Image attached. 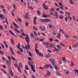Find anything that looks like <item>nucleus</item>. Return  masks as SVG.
Segmentation results:
<instances>
[{
    "label": "nucleus",
    "mask_w": 78,
    "mask_h": 78,
    "mask_svg": "<svg viewBox=\"0 0 78 78\" xmlns=\"http://www.w3.org/2000/svg\"><path fill=\"white\" fill-rule=\"evenodd\" d=\"M40 21L43 23H46L47 22H50L51 20L48 19H41L40 20Z\"/></svg>",
    "instance_id": "obj_1"
},
{
    "label": "nucleus",
    "mask_w": 78,
    "mask_h": 78,
    "mask_svg": "<svg viewBox=\"0 0 78 78\" xmlns=\"http://www.w3.org/2000/svg\"><path fill=\"white\" fill-rule=\"evenodd\" d=\"M25 40H26V41L27 42V44H29V42H30V38H29V37H28V34H26Z\"/></svg>",
    "instance_id": "obj_2"
},
{
    "label": "nucleus",
    "mask_w": 78,
    "mask_h": 78,
    "mask_svg": "<svg viewBox=\"0 0 78 78\" xmlns=\"http://www.w3.org/2000/svg\"><path fill=\"white\" fill-rule=\"evenodd\" d=\"M58 5L59 6V7L61 9H64V7L63 6V4L61 2H59Z\"/></svg>",
    "instance_id": "obj_3"
},
{
    "label": "nucleus",
    "mask_w": 78,
    "mask_h": 78,
    "mask_svg": "<svg viewBox=\"0 0 78 78\" xmlns=\"http://www.w3.org/2000/svg\"><path fill=\"white\" fill-rule=\"evenodd\" d=\"M10 52L12 53V55H15V53H14V51L12 50V47H10Z\"/></svg>",
    "instance_id": "obj_4"
},
{
    "label": "nucleus",
    "mask_w": 78,
    "mask_h": 78,
    "mask_svg": "<svg viewBox=\"0 0 78 78\" xmlns=\"http://www.w3.org/2000/svg\"><path fill=\"white\" fill-rule=\"evenodd\" d=\"M14 30L16 32V33H20V31L18 30L17 29L16 27L14 28Z\"/></svg>",
    "instance_id": "obj_5"
},
{
    "label": "nucleus",
    "mask_w": 78,
    "mask_h": 78,
    "mask_svg": "<svg viewBox=\"0 0 78 78\" xmlns=\"http://www.w3.org/2000/svg\"><path fill=\"white\" fill-rule=\"evenodd\" d=\"M55 8L52 7L50 9V11L51 12H53V11H55Z\"/></svg>",
    "instance_id": "obj_6"
},
{
    "label": "nucleus",
    "mask_w": 78,
    "mask_h": 78,
    "mask_svg": "<svg viewBox=\"0 0 78 78\" xmlns=\"http://www.w3.org/2000/svg\"><path fill=\"white\" fill-rule=\"evenodd\" d=\"M57 38H58V39H60V38H61V34H60V33H58L57 35Z\"/></svg>",
    "instance_id": "obj_7"
},
{
    "label": "nucleus",
    "mask_w": 78,
    "mask_h": 78,
    "mask_svg": "<svg viewBox=\"0 0 78 78\" xmlns=\"http://www.w3.org/2000/svg\"><path fill=\"white\" fill-rule=\"evenodd\" d=\"M57 48L58 50H61V49L62 48L61 46L59 45H57Z\"/></svg>",
    "instance_id": "obj_8"
},
{
    "label": "nucleus",
    "mask_w": 78,
    "mask_h": 78,
    "mask_svg": "<svg viewBox=\"0 0 78 78\" xmlns=\"http://www.w3.org/2000/svg\"><path fill=\"white\" fill-rule=\"evenodd\" d=\"M49 64L45 65L44 66V67L45 69H47L49 67Z\"/></svg>",
    "instance_id": "obj_9"
},
{
    "label": "nucleus",
    "mask_w": 78,
    "mask_h": 78,
    "mask_svg": "<svg viewBox=\"0 0 78 78\" xmlns=\"http://www.w3.org/2000/svg\"><path fill=\"white\" fill-rule=\"evenodd\" d=\"M31 67L33 72H35V69H34V66H33V64L31 65Z\"/></svg>",
    "instance_id": "obj_10"
},
{
    "label": "nucleus",
    "mask_w": 78,
    "mask_h": 78,
    "mask_svg": "<svg viewBox=\"0 0 78 78\" xmlns=\"http://www.w3.org/2000/svg\"><path fill=\"white\" fill-rule=\"evenodd\" d=\"M4 17V15L3 14H0V18L1 19H3Z\"/></svg>",
    "instance_id": "obj_11"
},
{
    "label": "nucleus",
    "mask_w": 78,
    "mask_h": 78,
    "mask_svg": "<svg viewBox=\"0 0 78 78\" xmlns=\"http://www.w3.org/2000/svg\"><path fill=\"white\" fill-rule=\"evenodd\" d=\"M9 73H10V75L12 76V77L14 76V74L13 73L12 71L11 70H10Z\"/></svg>",
    "instance_id": "obj_12"
},
{
    "label": "nucleus",
    "mask_w": 78,
    "mask_h": 78,
    "mask_svg": "<svg viewBox=\"0 0 78 78\" xmlns=\"http://www.w3.org/2000/svg\"><path fill=\"white\" fill-rule=\"evenodd\" d=\"M43 44L44 45H48L49 43L47 42H43Z\"/></svg>",
    "instance_id": "obj_13"
},
{
    "label": "nucleus",
    "mask_w": 78,
    "mask_h": 78,
    "mask_svg": "<svg viewBox=\"0 0 78 78\" xmlns=\"http://www.w3.org/2000/svg\"><path fill=\"white\" fill-rule=\"evenodd\" d=\"M25 48H26V49H30V46L28 45H26L25 46Z\"/></svg>",
    "instance_id": "obj_14"
},
{
    "label": "nucleus",
    "mask_w": 78,
    "mask_h": 78,
    "mask_svg": "<svg viewBox=\"0 0 78 78\" xmlns=\"http://www.w3.org/2000/svg\"><path fill=\"white\" fill-rule=\"evenodd\" d=\"M13 23L14 25V26L16 27V28H19V27L18 26V25H17L16 24V23H15V22H13Z\"/></svg>",
    "instance_id": "obj_15"
},
{
    "label": "nucleus",
    "mask_w": 78,
    "mask_h": 78,
    "mask_svg": "<svg viewBox=\"0 0 78 78\" xmlns=\"http://www.w3.org/2000/svg\"><path fill=\"white\" fill-rule=\"evenodd\" d=\"M62 60L63 62H66L67 61V60L66 59V58L64 57H62Z\"/></svg>",
    "instance_id": "obj_16"
},
{
    "label": "nucleus",
    "mask_w": 78,
    "mask_h": 78,
    "mask_svg": "<svg viewBox=\"0 0 78 78\" xmlns=\"http://www.w3.org/2000/svg\"><path fill=\"white\" fill-rule=\"evenodd\" d=\"M3 43H4V44H5V45L6 47V48H8V45H7V44H6V42H5V41H4Z\"/></svg>",
    "instance_id": "obj_17"
},
{
    "label": "nucleus",
    "mask_w": 78,
    "mask_h": 78,
    "mask_svg": "<svg viewBox=\"0 0 78 78\" xmlns=\"http://www.w3.org/2000/svg\"><path fill=\"white\" fill-rule=\"evenodd\" d=\"M6 62L8 66H10L11 65V63H10V62H9V61L7 60L6 61Z\"/></svg>",
    "instance_id": "obj_18"
},
{
    "label": "nucleus",
    "mask_w": 78,
    "mask_h": 78,
    "mask_svg": "<svg viewBox=\"0 0 78 78\" xmlns=\"http://www.w3.org/2000/svg\"><path fill=\"white\" fill-rule=\"evenodd\" d=\"M49 60L50 61V62H55V60H54V59H50Z\"/></svg>",
    "instance_id": "obj_19"
},
{
    "label": "nucleus",
    "mask_w": 78,
    "mask_h": 78,
    "mask_svg": "<svg viewBox=\"0 0 78 78\" xmlns=\"http://www.w3.org/2000/svg\"><path fill=\"white\" fill-rule=\"evenodd\" d=\"M48 17V16L46 15L43 14L42 15V17H44V18L45 17Z\"/></svg>",
    "instance_id": "obj_20"
},
{
    "label": "nucleus",
    "mask_w": 78,
    "mask_h": 78,
    "mask_svg": "<svg viewBox=\"0 0 78 78\" xmlns=\"http://www.w3.org/2000/svg\"><path fill=\"white\" fill-rule=\"evenodd\" d=\"M11 58L12 60V61H16V58H15L14 57L11 56Z\"/></svg>",
    "instance_id": "obj_21"
},
{
    "label": "nucleus",
    "mask_w": 78,
    "mask_h": 78,
    "mask_svg": "<svg viewBox=\"0 0 78 78\" xmlns=\"http://www.w3.org/2000/svg\"><path fill=\"white\" fill-rule=\"evenodd\" d=\"M56 73L57 75H61V73H59V72L58 71H56Z\"/></svg>",
    "instance_id": "obj_22"
},
{
    "label": "nucleus",
    "mask_w": 78,
    "mask_h": 78,
    "mask_svg": "<svg viewBox=\"0 0 78 78\" xmlns=\"http://www.w3.org/2000/svg\"><path fill=\"white\" fill-rule=\"evenodd\" d=\"M46 75L48 76H50V72H49V71L48 70L47 71V73Z\"/></svg>",
    "instance_id": "obj_23"
},
{
    "label": "nucleus",
    "mask_w": 78,
    "mask_h": 78,
    "mask_svg": "<svg viewBox=\"0 0 78 78\" xmlns=\"http://www.w3.org/2000/svg\"><path fill=\"white\" fill-rule=\"evenodd\" d=\"M16 47H17V48H20V43H19L18 44V46L17 45H16Z\"/></svg>",
    "instance_id": "obj_24"
},
{
    "label": "nucleus",
    "mask_w": 78,
    "mask_h": 78,
    "mask_svg": "<svg viewBox=\"0 0 78 78\" xmlns=\"http://www.w3.org/2000/svg\"><path fill=\"white\" fill-rule=\"evenodd\" d=\"M50 45L51 47H53V48H54L55 47V45L52 44H50Z\"/></svg>",
    "instance_id": "obj_25"
},
{
    "label": "nucleus",
    "mask_w": 78,
    "mask_h": 78,
    "mask_svg": "<svg viewBox=\"0 0 78 78\" xmlns=\"http://www.w3.org/2000/svg\"><path fill=\"white\" fill-rule=\"evenodd\" d=\"M62 62L61 60H58V63L59 64H62Z\"/></svg>",
    "instance_id": "obj_26"
},
{
    "label": "nucleus",
    "mask_w": 78,
    "mask_h": 78,
    "mask_svg": "<svg viewBox=\"0 0 78 78\" xmlns=\"http://www.w3.org/2000/svg\"><path fill=\"white\" fill-rule=\"evenodd\" d=\"M54 48V49L55 50V51H56V52H57V51H59L58 49L56 48L55 47Z\"/></svg>",
    "instance_id": "obj_27"
},
{
    "label": "nucleus",
    "mask_w": 78,
    "mask_h": 78,
    "mask_svg": "<svg viewBox=\"0 0 78 78\" xmlns=\"http://www.w3.org/2000/svg\"><path fill=\"white\" fill-rule=\"evenodd\" d=\"M28 13H27L26 14L25 19H28Z\"/></svg>",
    "instance_id": "obj_28"
},
{
    "label": "nucleus",
    "mask_w": 78,
    "mask_h": 78,
    "mask_svg": "<svg viewBox=\"0 0 78 78\" xmlns=\"http://www.w3.org/2000/svg\"><path fill=\"white\" fill-rule=\"evenodd\" d=\"M60 44L62 46H63V47H66V45L64 44L63 43L61 42H60Z\"/></svg>",
    "instance_id": "obj_29"
},
{
    "label": "nucleus",
    "mask_w": 78,
    "mask_h": 78,
    "mask_svg": "<svg viewBox=\"0 0 78 78\" xmlns=\"http://www.w3.org/2000/svg\"><path fill=\"white\" fill-rule=\"evenodd\" d=\"M9 33H10L11 34H12V35H15L14 33H13V32H12V31L11 30H9Z\"/></svg>",
    "instance_id": "obj_30"
},
{
    "label": "nucleus",
    "mask_w": 78,
    "mask_h": 78,
    "mask_svg": "<svg viewBox=\"0 0 78 78\" xmlns=\"http://www.w3.org/2000/svg\"><path fill=\"white\" fill-rule=\"evenodd\" d=\"M59 19H62L64 18V17L62 15H60V16H59Z\"/></svg>",
    "instance_id": "obj_31"
},
{
    "label": "nucleus",
    "mask_w": 78,
    "mask_h": 78,
    "mask_svg": "<svg viewBox=\"0 0 78 78\" xmlns=\"http://www.w3.org/2000/svg\"><path fill=\"white\" fill-rule=\"evenodd\" d=\"M69 2L71 5H73V2L72 0H69Z\"/></svg>",
    "instance_id": "obj_32"
},
{
    "label": "nucleus",
    "mask_w": 78,
    "mask_h": 78,
    "mask_svg": "<svg viewBox=\"0 0 78 78\" xmlns=\"http://www.w3.org/2000/svg\"><path fill=\"white\" fill-rule=\"evenodd\" d=\"M54 68L55 69H56V70H58V66H56V65H55L54 66Z\"/></svg>",
    "instance_id": "obj_33"
},
{
    "label": "nucleus",
    "mask_w": 78,
    "mask_h": 78,
    "mask_svg": "<svg viewBox=\"0 0 78 78\" xmlns=\"http://www.w3.org/2000/svg\"><path fill=\"white\" fill-rule=\"evenodd\" d=\"M7 57L8 58L9 61H10L11 62V57H10V56H8Z\"/></svg>",
    "instance_id": "obj_34"
},
{
    "label": "nucleus",
    "mask_w": 78,
    "mask_h": 78,
    "mask_svg": "<svg viewBox=\"0 0 78 78\" xmlns=\"http://www.w3.org/2000/svg\"><path fill=\"white\" fill-rule=\"evenodd\" d=\"M18 49L20 50V51H21V52H23V50L22 48H18Z\"/></svg>",
    "instance_id": "obj_35"
},
{
    "label": "nucleus",
    "mask_w": 78,
    "mask_h": 78,
    "mask_svg": "<svg viewBox=\"0 0 78 78\" xmlns=\"http://www.w3.org/2000/svg\"><path fill=\"white\" fill-rule=\"evenodd\" d=\"M35 51H36V53H37V54L39 53V50L36 49H35Z\"/></svg>",
    "instance_id": "obj_36"
},
{
    "label": "nucleus",
    "mask_w": 78,
    "mask_h": 78,
    "mask_svg": "<svg viewBox=\"0 0 78 78\" xmlns=\"http://www.w3.org/2000/svg\"><path fill=\"white\" fill-rule=\"evenodd\" d=\"M38 55H39V56H43V54H42V53H40V52H39L38 54Z\"/></svg>",
    "instance_id": "obj_37"
},
{
    "label": "nucleus",
    "mask_w": 78,
    "mask_h": 78,
    "mask_svg": "<svg viewBox=\"0 0 78 78\" xmlns=\"http://www.w3.org/2000/svg\"><path fill=\"white\" fill-rule=\"evenodd\" d=\"M45 26H43V28L42 29V30L43 31H45Z\"/></svg>",
    "instance_id": "obj_38"
},
{
    "label": "nucleus",
    "mask_w": 78,
    "mask_h": 78,
    "mask_svg": "<svg viewBox=\"0 0 78 78\" xmlns=\"http://www.w3.org/2000/svg\"><path fill=\"white\" fill-rule=\"evenodd\" d=\"M37 12L38 14H39V15H41V13L39 10H37Z\"/></svg>",
    "instance_id": "obj_39"
},
{
    "label": "nucleus",
    "mask_w": 78,
    "mask_h": 78,
    "mask_svg": "<svg viewBox=\"0 0 78 78\" xmlns=\"http://www.w3.org/2000/svg\"><path fill=\"white\" fill-rule=\"evenodd\" d=\"M74 72H75L76 73H78V70L77 69H74Z\"/></svg>",
    "instance_id": "obj_40"
},
{
    "label": "nucleus",
    "mask_w": 78,
    "mask_h": 78,
    "mask_svg": "<svg viewBox=\"0 0 78 78\" xmlns=\"http://www.w3.org/2000/svg\"><path fill=\"white\" fill-rule=\"evenodd\" d=\"M35 49H36L37 48V44L36 43L35 45Z\"/></svg>",
    "instance_id": "obj_41"
},
{
    "label": "nucleus",
    "mask_w": 78,
    "mask_h": 78,
    "mask_svg": "<svg viewBox=\"0 0 78 78\" xmlns=\"http://www.w3.org/2000/svg\"><path fill=\"white\" fill-rule=\"evenodd\" d=\"M64 36L66 37H69V36L66 34H65Z\"/></svg>",
    "instance_id": "obj_42"
},
{
    "label": "nucleus",
    "mask_w": 78,
    "mask_h": 78,
    "mask_svg": "<svg viewBox=\"0 0 78 78\" xmlns=\"http://www.w3.org/2000/svg\"><path fill=\"white\" fill-rule=\"evenodd\" d=\"M25 69L27 70H29V69L28 67V66H25Z\"/></svg>",
    "instance_id": "obj_43"
},
{
    "label": "nucleus",
    "mask_w": 78,
    "mask_h": 78,
    "mask_svg": "<svg viewBox=\"0 0 78 78\" xmlns=\"http://www.w3.org/2000/svg\"><path fill=\"white\" fill-rule=\"evenodd\" d=\"M30 37H33L34 39V35L32 34V33H31L30 34Z\"/></svg>",
    "instance_id": "obj_44"
},
{
    "label": "nucleus",
    "mask_w": 78,
    "mask_h": 78,
    "mask_svg": "<svg viewBox=\"0 0 78 78\" xmlns=\"http://www.w3.org/2000/svg\"><path fill=\"white\" fill-rule=\"evenodd\" d=\"M36 19H37V17H35L34 18V19L33 20V22H36Z\"/></svg>",
    "instance_id": "obj_45"
},
{
    "label": "nucleus",
    "mask_w": 78,
    "mask_h": 78,
    "mask_svg": "<svg viewBox=\"0 0 78 78\" xmlns=\"http://www.w3.org/2000/svg\"><path fill=\"white\" fill-rule=\"evenodd\" d=\"M44 8L45 9H48V7L47 6H45L44 7Z\"/></svg>",
    "instance_id": "obj_46"
},
{
    "label": "nucleus",
    "mask_w": 78,
    "mask_h": 78,
    "mask_svg": "<svg viewBox=\"0 0 78 78\" xmlns=\"http://www.w3.org/2000/svg\"><path fill=\"white\" fill-rule=\"evenodd\" d=\"M2 11L4 13H6V10L5 9H2Z\"/></svg>",
    "instance_id": "obj_47"
},
{
    "label": "nucleus",
    "mask_w": 78,
    "mask_h": 78,
    "mask_svg": "<svg viewBox=\"0 0 78 78\" xmlns=\"http://www.w3.org/2000/svg\"><path fill=\"white\" fill-rule=\"evenodd\" d=\"M1 45L2 46V48H5V46L3 45L2 43L1 44Z\"/></svg>",
    "instance_id": "obj_48"
},
{
    "label": "nucleus",
    "mask_w": 78,
    "mask_h": 78,
    "mask_svg": "<svg viewBox=\"0 0 78 78\" xmlns=\"http://www.w3.org/2000/svg\"><path fill=\"white\" fill-rule=\"evenodd\" d=\"M49 41H50L51 42V41H53V39L52 38H50L49 39Z\"/></svg>",
    "instance_id": "obj_49"
},
{
    "label": "nucleus",
    "mask_w": 78,
    "mask_h": 78,
    "mask_svg": "<svg viewBox=\"0 0 78 78\" xmlns=\"http://www.w3.org/2000/svg\"><path fill=\"white\" fill-rule=\"evenodd\" d=\"M29 54L30 56H31V57L33 56V55H32V54L31 53V52H29Z\"/></svg>",
    "instance_id": "obj_50"
},
{
    "label": "nucleus",
    "mask_w": 78,
    "mask_h": 78,
    "mask_svg": "<svg viewBox=\"0 0 78 78\" xmlns=\"http://www.w3.org/2000/svg\"><path fill=\"white\" fill-rule=\"evenodd\" d=\"M17 19L19 21V22H22V21L21 20V19H20L19 18H17Z\"/></svg>",
    "instance_id": "obj_51"
},
{
    "label": "nucleus",
    "mask_w": 78,
    "mask_h": 78,
    "mask_svg": "<svg viewBox=\"0 0 78 78\" xmlns=\"http://www.w3.org/2000/svg\"><path fill=\"white\" fill-rule=\"evenodd\" d=\"M48 26L49 27V28H51V27H52V25L49 24H48Z\"/></svg>",
    "instance_id": "obj_52"
},
{
    "label": "nucleus",
    "mask_w": 78,
    "mask_h": 78,
    "mask_svg": "<svg viewBox=\"0 0 78 78\" xmlns=\"http://www.w3.org/2000/svg\"><path fill=\"white\" fill-rule=\"evenodd\" d=\"M71 66H73L74 65V63L72 62H71V63L70 64Z\"/></svg>",
    "instance_id": "obj_53"
},
{
    "label": "nucleus",
    "mask_w": 78,
    "mask_h": 78,
    "mask_svg": "<svg viewBox=\"0 0 78 78\" xmlns=\"http://www.w3.org/2000/svg\"><path fill=\"white\" fill-rule=\"evenodd\" d=\"M68 18L69 19V20H72V18L70 16H69V17H68Z\"/></svg>",
    "instance_id": "obj_54"
},
{
    "label": "nucleus",
    "mask_w": 78,
    "mask_h": 78,
    "mask_svg": "<svg viewBox=\"0 0 78 78\" xmlns=\"http://www.w3.org/2000/svg\"><path fill=\"white\" fill-rule=\"evenodd\" d=\"M49 55H50V53L48 54V55H46V58H49Z\"/></svg>",
    "instance_id": "obj_55"
},
{
    "label": "nucleus",
    "mask_w": 78,
    "mask_h": 78,
    "mask_svg": "<svg viewBox=\"0 0 78 78\" xmlns=\"http://www.w3.org/2000/svg\"><path fill=\"white\" fill-rule=\"evenodd\" d=\"M0 30H3V27H2V25H0Z\"/></svg>",
    "instance_id": "obj_56"
},
{
    "label": "nucleus",
    "mask_w": 78,
    "mask_h": 78,
    "mask_svg": "<svg viewBox=\"0 0 78 78\" xmlns=\"http://www.w3.org/2000/svg\"><path fill=\"white\" fill-rule=\"evenodd\" d=\"M54 5L55 6H57V7H59V6L58 5V4L57 3H55L54 4Z\"/></svg>",
    "instance_id": "obj_57"
},
{
    "label": "nucleus",
    "mask_w": 78,
    "mask_h": 78,
    "mask_svg": "<svg viewBox=\"0 0 78 78\" xmlns=\"http://www.w3.org/2000/svg\"><path fill=\"white\" fill-rule=\"evenodd\" d=\"M66 14H68L69 16H70V13H69V12H66Z\"/></svg>",
    "instance_id": "obj_58"
},
{
    "label": "nucleus",
    "mask_w": 78,
    "mask_h": 78,
    "mask_svg": "<svg viewBox=\"0 0 78 78\" xmlns=\"http://www.w3.org/2000/svg\"><path fill=\"white\" fill-rule=\"evenodd\" d=\"M0 54H1L2 55H3L4 53H3V52L2 51H0Z\"/></svg>",
    "instance_id": "obj_59"
},
{
    "label": "nucleus",
    "mask_w": 78,
    "mask_h": 78,
    "mask_svg": "<svg viewBox=\"0 0 78 78\" xmlns=\"http://www.w3.org/2000/svg\"><path fill=\"white\" fill-rule=\"evenodd\" d=\"M13 7L15 9H16V5H15V4H13Z\"/></svg>",
    "instance_id": "obj_60"
},
{
    "label": "nucleus",
    "mask_w": 78,
    "mask_h": 78,
    "mask_svg": "<svg viewBox=\"0 0 78 78\" xmlns=\"http://www.w3.org/2000/svg\"><path fill=\"white\" fill-rule=\"evenodd\" d=\"M55 62H52L51 63L52 65H53V66H55Z\"/></svg>",
    "instance_id": "obj_61"
},
{
    "label": "nucleus",
    "mask_w": 78,
    "mask_h": 78,
    "mask_svg": "<svg viewBox=\"0 0 78 78\" xmlns=\"http://www.w3.org/2000/svg\"><path fill=\"white\" fill-rule=\"evenodd\" d=\"M39 69H41V70H43L44 69V68H43V67H42L41 66L39 67Z\"/></svg>",
    "instance_id": "obj_62"
},
{
    "label": "nucleus",
    "mask_w": 78,
    "mask_h": 78,
    "mask_svg": "<svg viewBox=\"0 0 78 78\" xmlns=\"http://www.w3.org/2000/svg\"><path fill=\"white\" fill-rule=\"evenodd\" d=\"M49 67L50 68V69H53V67H52V66H51V65H49Z\"/></svg>",
    "instance_id": "obj_63"
},
{
    "label": "nucleus",
    "mask_w": 78,
    "mask_h": 78,
    "mask_svg": "<svg viewBox=\"0 0 78 78\" xmlns=\"http://www.w3.org/2000/svg\"><path fill=\"white\" fill-rule=\"evenodd\" d=\"M28 22H26L25 23V25L26 26V27H28Z\"/></svg>",
    "instance_id": "obj_64"
}]
</instances>
